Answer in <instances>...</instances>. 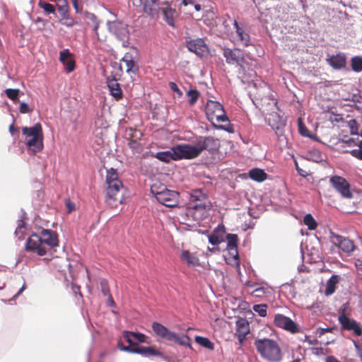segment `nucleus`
<instances>
[{"mask_svg": "<svg viewBox=\"0 0 362 362\" xmlns=\"http://www.w3.org/2000/svg\"><path fill=\"white\" fill-rule=\"evenodd\" d=\"M58 245L57 233L50 229H44L41 235L33 234L29 237L25 245V249L42 256L47 253V247L52 248L58 246Z\"/></svg>", "mask_w": 362, "mask_h": 362, "instance_id": "nucleus-1", "label": "nucleus"}, {"mask_svg": "<svg viewBox=\"0 0 362 362\" xmlns=\"http://www.w3.org/2000/svg\"><path fill=\"white\" fill-rule=\"evenodd\" d=\"M105 183L107 185L106 202L113 207H117L118 204H122L126 190L116 170L110 168L107 170Z\"/></svg>", "mask_w": 362, "mask_h": 362, "instance_id": "nucleus-2", "label": "nucleus"}, {"mask_svg": "<svg viewBox=\"0 0 362 362\" xmlns=\"http://www.w3.org/2000/svg\"><path fill=\"white\" fill-rule=\"evenodd\" d=\"M255 346L261 357L269 362H279L282 359V351L278 342L274 339L264 338L255 341Z\"/></svg>", "mask_w": 362, "mask_h": 362, "instance_id": "nucleus-3", "label": "nucleus"}, {"mask_svg": "<svg viewBox=\"0 0 362 362\" xmlns=\"http://www.w3.org/2000/svg\"><path fill=\"white\" fill-rule=\"evenodd\" d=\"M22 133L25 136L26 146L33 154L43 150L44 135L40 123H36L31 127H23Z\"/></svg>", "mask_w": 362, "mask_h": 362, "instance_id": "nucleus-4", "label": "nucleus"}, {"mask_svg": "<svg viewBox=\"0 0 362 362\" xmlns=\"http://www.w3.org/2000/svg\"><path fill=\"white\" fill-rule=\"evenodd\" d=\"M151 192L159 203L167 207L173 208L178 204L179 193L168 189L159 181H156L151 185Z\"/></svg>", "mask_w": 362, "mask_h": 362, "instance_id": "nucleus-5", "label": "nucleus"}, {"mask_svg": "<svg viewBox=\"0 0 362 362\" xmlns=\"http://www.w3.org/2000/svg\"><path fill=\"white\" fill-rule=\"evenodd\" d=\"M205 113L208 120L211 122H225L228 121L223 106L218 102L209 100L206 104Z\"/></svg>", "mask_w": 362, "mask_h": 362, "instance_id": "nucleus-6", "label": "nucleus"}, {"mask_svg": "<svg viewBox=\"0 0 362 362\" xmlns=\"http://www.w3.org/2000/svg\"><path fill=\"white\" fill-rule=\"evenodd\" d=\"M207 197L201 189L193 190L189 194V199L187 204V209L194 210L203 215L206 208Z\"/></svg>", "mask_w": 362, "mask_h": 362, "instance_id": "nucleus-7", "label": "nucleus"}, {"mask_svg": "<svg viewBox=\"0 0 362 362\" xmlns=\"http://www.w3.org/2000/svg\"><path fill=\"white\" fill-rule=\"evenodd\" d=\"M329 182L342 197L346 199L352 198L353 194L350 190V184L344 177L334 175L330 177Z\"/></svg>", "mask_w": 362, "mask_h": 362, "instance_id": "nucleus-8", "label": "nucleus"}, {"mask_svg": "<svg viewBox=\"0 0 362 362\" xmlns=\"http://www.w3.org/2000/svg\"><path fill=\"white\" fill-rule=\"evenodd\" d=\"M174 147L177 160L183 158L192 159L198 157L200 155L197 143L194 146L189 144H179Z\"/></svg>", "mask_w": 362, "mask_h": 362, "instance_id": "nucleus-9", "label": "nucleus"}, {"mask_svg": "<svg viewBox=\"0 0 362 362\" xmlns=\"http://www.w3.org/2000/svg\"><path fill=\"white\" fill-rule=\"evenodd\" d=\"M107 28L123 43L127 41L129 33L127 24L119 21H114L107 23Z\"/></svg>", "mask_w": 362, "mask_h": 362, "instance_id": "nucleus-10", "label": "nucleus"}, {"mask_svg": "<svg viewBox=\"0 0 362 362\" xmlns=\"http://www.w3.org/2000/svg\"><path fill=\"white\" fill-rule=\"evenodd\" d=\"M223 56L228 64H237L241 69H244L243 63L245 62V57L243 52L240 49L224 48Z\"/></svg>", "mask_w": 362, "mask_h": 362, "instance_id": "nucleus-11", "label": "nucleus"}, {"mask_svg": "<svg viewBox=\"0 0 362 362\" xmlns=\"http://www.w3.org/2000/svg\"><path fill=\"white\" fill-rule=\"evenodd\" d=\"M160 11L163 14V20L170 27L175 28V17L176 14L175 9L171 7V4L165 0H163L157 6V12Z\"/></svg>", "mask_w": 362, "mask_h": 362, "instance_id": "nucleus-12", "label": "nucleus"}, {"mask_svg": "<svg viewBox=\"0 0 362 362\" xmlns=\"http://www.w3.org/2000/svg\"><path fill=\"white\" fill-rule=\"evenodd\" d=\"M274 325L281 329H284L293 334L298 332V327L297 324L293 322L290 317H286L282 314H276L274 319Z\"/></svg>", "mask_w": 362, "mask_h": 362, "instance_id": "nucleus-13", "label": "nucleus"}, {"mask_svg": "<svg viewBox=\"0 0 362 362\" xmlns=\"http://www.w3.org/2000/svg\"><path fill=\"white\" fill-rule=\"evenodd\" d=\"M196 143L199 154H201L204 150L214 152L217 151L220 147L218 139L213 136H200Z\"/></svg>", "mask_w": 362, "mask_h": 362, "instance_id": "nucleus-14", "label": "nucleus"}, {"mask_svg": "<svg viewBox=\"0 0 362 362\" xmlns=\"http://www.w3.org/2000/svg\"><path fill=\"white\" fill-rule=\"evenodd\" d=\"M331 242L339 247L346 253H350L355 249V245L352 240L346 238L341 235L335 234L332 231H329Z\"/></svg>", "mask_w": 362, "mask_h": 362, "instance_id": "nucleus-15", "label": "nucleus"}, {"mask_svg": "<svg viewBox=\"0 0 362 362\" xmlns=\"http://www.w3.org/2000/svg\"><path fill=\"white\" fill-rule=\"evenodd\" d=\"M163 0H132L134 6L142 7L143 11L151 16L157 13V6Z\"/></svg>", "mask_w": 362, "mask_h": 362, "instance_id": "nucleus-16", "label": "nucleus"}, {"mask_svg": "<svg viewBox=\"0 0 362 362\" xmlns=\"http://www.w3.org/2000/svg\"><path fill=\"white\" fill-rule=\"evenodd\" d=\"M338 321L342 329L352 332L355 335L359 337L362 335V329L355 320L349 317H338Z\"/></svg>", "mask_w": 362, "mask_h": 362, "instance_id": "nucleus-17", "label": "nucleus"}, {"mask_svg": "<svg viewBox=\"0 0 362 362\" xmlns=\"http://www.w3.org/2000/svg\"><path fill=\"white\" fill-rule=\"evenodd\" d=\"M227 240L226 249L229 255L236 262H238L239 256L238 251V237L236 234L229 233L225 235V240Z\"/></svg>", "mask_w": 362, "mask_h": 362, "instance_id": "nucleus-18", "label": "nucleus"}, {"mask_svg": "<svg viewBox=\"0 0 362 362\" xmlns=\"http://www.w3.org/2000/svg\"><path fill=\"white\" fill-rule=\"evenodd\" d=\"M122 337L131 347H136L139 344L146 341V337L140 332L124 331Z\"/></svg>", "mask_w": 362, "mask_h": 362, "instance_id": "nucleus-19", "label": "nucleus"}, {"mask_svg": "<svg viewBox=\"0 0 362 362\" xmlns=\"http://www.w3.org/2000/svg\"><path fill=\"white\" fill-rule=\"evenodd\" d=\"M250 333V325L247 320L240 318L236 322L235 335L238 339L239 343L241 344Z\"/></svg>", "mask_w": 362, "mask_h": 362, "instance_id": "nucleus-20", "label": "nucleus"}, {"mask_svg": "<svg viewBox=\"0 0 362 362\" xmlns=\"http://www.w3.org/2000/svg\"><path fill=\"white\" fill-rule=\"evenodd\" d=\"M187 47L190 52H194L199 56H202L206 49V44L202 38L187 41Z\"/></svg>", "mask_w": 362, "mask_h": 362, "instance_id": "nucleus-21", "label": "nucleus"}, {"mask_svg": "<svg viewBox=\"0 0 362 362\" xmlns=\"http://www.w3.org/2000/svg\"><path fill=\"white\" fill-rule=\"evenodd\" d=\"M107 85L111 95L116 100H119L123 98V92L120 87V84L117 82L115 76L112 78L107 77Z\"/></svg>", "mask_w": 362, "mask_h": 362, "instance_id": "nucleus-22", "label": "nucleus"}, {"mask_svg": "<svg viewBox=\"0 0 362 362\" xmlns=\"http://www.w3.org/2000/svg\"><path fill=\"white\" fill-rule=\"evenodd\" d=\"M128 353L138 354L144 356H161L162 354L159 351L155 349L151 346H136L132 348H127Z\"/></svg>", "mask_w": 362, "mask_h": 362, "instance_id": "nucleus-23", "label": "nucleus"}, {"mask_svg": "<svg viewBox=\"0 0 362 362\" xmlns=\"http://www.w3.org/2000/svg\"><path fill=\"white\" fill-rule=\"evenodd\" d=\"M59 60L65 66L67 72H71L75 69V61L71 58V54L68 49H65L59 53Z\"/></svg>", "mask_w": 362, "mask_h": 362, "instance_id": "nucleus-24", "label": "nucleus"}, {"mask_svg": "<svg viewBox=\"0 0 362 362\" xmlns=\"http://www.w3.org/2000/svg\"><path fill=\"white\" fill-rule=\"evenodd\" d=\"M233 25L235 29V33L238 37V41L245 47H248L251 45L250 36L247 33L243 26L238 23L236 20L233 21Z\"/></svg>", "mask_w": 362, "mask_h": 362, "instance_id": "nucleus-25", "label": "nucleus"}, {"mask_svg": "<svg viewBox=\"0 0 362 362\" xmlns=\"http://www.w3.org/2000/svg\"><path fill=\"white\" fill-rule=\"evenodd\" d=\"M84 21H85V23L87 26L92 28L98 40H102V39L100 37L98 32V29L100 21L98 19L97 16L94 13L86 11L84 13Z\"/></svg>", "mask_w": 362, "mask_h": 362, "instance_id": "nucleus-26", "label": "nucleus"}, {"mask_svg": "<svg viewBox=\"0 0 362 362\" xmlns=\"http://www.w3.org/2000/svg\"><path fill=\"white\" fill-rule=\"evenodd\" d=\"M267 121L268 124L274 130H279L285 125V121L283 117L275 111L269 114Z\"/></svg>", "mask_w": 362, "mask_h": 362, "instance_id": "nucleus-27", "label": "nucleus"}, {"mask_svg": "<svg viewBox=\"0 0 362 362\" xmlns=\"http://www.w3.org/2000/svg\"><path fill=\"white\" fill-rule=\"evenodd\" d=\"M225 228H215L213 233L208 236L209 242L213 245L218 246L225 241Z\"/></svg>", "mask_w": 362, "mask_h": 362, "instance_id": "nucleus-28", "label": "nucleus"}, {"mask_svg": "<svg viewBox=\"0 0 362 362\" xmlns=\"http://www.w3.org/2000/svg\"><path fill=\"white\" fill-rule=\"evenodd\" d=\"M153 157L165 163H169L170 160H177L174 146L168 151L157 152L153 155Z\"/></svg>", "mask_w": 362, "mask_h": 362, "instance_id": "nucleus-29", "label": "nucleus"}, {"mask_svg": "<svg viewBox=\"0 0 362 362\" xmlns=\"http://www.w3.org/2000/svg\"><path fill=\"white\" fill-rule=\"evenodd\" d=\"M168 341H174L180 346H187L192 349L191 339L187 335L185 334L180 335L175 332H172L171 334H170Z\"/></svg>", "mask_w": 362, "mask_h": 362, "instance_id": "nucleus-30", "label": "nucleus"}, {"mask_svg": "<svg viewBox=\"0 0 362 362\" xmlns=\"http://www.w3.org/2000/svg\"><path fill=\"white\" fill-rule=\"evenodd\" d=\"M122 62L124 63L127 73L136 74L138 72L139 67L130 54L126 53L122 57Z\"/></svg>", "mask_w": 362, "mask_h": 362, "instance_id": "nucleus-31", "label": "nucleus"}, {"mask_svg": "<svg viewBox=\"0 0 362 362\" xmlns=\"http://www.w3.org/2000/svg\"><path fill=\"white\" fill-rule=\"evenodd\" d=\"M328 63L335 69L344 68L346 64V59L343 54H337L332 56L327 59Z\"/></svg>", "mask_w": 362, "mask_h": 362, "instance_id": "nucleus-32", "label": "nucleus"}, {"mask_svg": "<svg viewBox=\"0 0 362 362\" xmlns=\"http://www.w3.org/2000/svg\"><path fill=\"white\" fill-rule=\"evenodd\" d=\"M180 257L189 267H196L200 264L199 258L188 250H183Z\"/></svg>", "mask_w": 362, "mask_h": 362, "instance_id": "nucleus-33", "label": "nucleus"}, {"mask_svg": "<svg viewBox=\"0 0 362 362\" xmlns=\"http://www.w3.org/2000/svg\"><path fill=\"white\" fill-rule=\"evenodd\" d=\"M152 329L158 337L166 340H168L170 334L172 332L166 327L156 322L153 323Z\"/></svg>", "mask_w": 362, "mask_h": 362, "instance_id": "nucleus-34", "label": "nucleus"}, {"mask_svg": "<svg viewBox=\"0 0 362 362\" xmlns=\"http://www.w3.org/2000/svg\"><path fill=\"white\" fill-rule=\"evenodd\" d=\"M250 177L257 182H263L267 177V174L262 169L253 168L249 171Z\"/></svg>", "mask_w": 362, "mask_h": 362, "instance_id": "nucleus-35", "label": "nucleus"}, {"mask_svg": "<svg viewBox=\"0 0 362 362\" xmlns=\"http://www.w3.org/2000/svg\"><path fill=\"white\" fill-rule=\"evenodd\" d=\"M340 277L338 275H332L327 281L325 294L327 296L334 293L336 289V285L338 284Z\"/></svg>", "mask_w": 362, "mask_h": 362, "instance_id": "nucleus-36", "label": "nucleus"}, {"mask_svg": "<svg viewBox=\"0 0 362 362\" xmlns=\"http://www.w3.org/2000/svg\"><path fill=\"white\" fill-rule=\"evenodd\" d=\"M255 286H257V284H252L248 285V286H250V288H254V289L250 292V294L255 298L264 297L266 293L267 288H265L263 286L255 287Z\"/></svg>", "mask_w": 362, "mask_h": 362, "instance_id": "nucleus-37", "label": "nucleus"}, {"mask_svg": "<svg viewBox=\"0 0 362 362\" xmlns=\"http://www.w3.org/2000/svg\"><path fill=\"white\" fill-rule=\"evenodd\" d=\"M195 341L199 345L210 350H213L214 349V344L208 338L201 336H196Z\"/></svg>", "mask_w": 362, "mask_h": 362, "instance_id": "nucleus-38", "label": "nucleus"}, {"mask_svg": "<svg viewBox=\"0 0 362 362\" xmlns=\"http://www.w3.org/2000/svg\"><path fill=\"white\" fill-rule=\"evenodd\" d=\"M187 95L189 98V105L194 106L200 96V93L196 89H191L187 92Z\"/></svg>", "mask_w": 362, "mask_h": 362, "instance_id": "nucleus-39", "label": "nucleus"}, {"mask_svg": "<svg viewBox=\"0 0 362 362\" xmlns=\"http://www.w3.org/2000/svg\"><path fill=\"white\" fill-rule=\"evenodd\" d=\"M20 93L21 90L18 88H7L5 90L6 96L14 103L18 101V95Z\"/></svg>", "mask_w": 362, "mask_h": 362, "instance_id": "nucleus-40", "label": "nucleus"}, {"mask_svg": "<svg viewBox=\"0 0 362 362\" xmlns=\"http://www.w3.org/2000/svg\"><path fill=\"white\" fill-rule=\"evenodd\" d=\"M351 68L354 71L356 72H360L362 71V57H354L351 59Z\"/></svg>", "mask_w": 362, "mask_h": 362, "instance_id": "nucleus-41", "label": "nucleus"}, {"mask_svg": "<svg viewBox=\"0 0 362 362\" xmlns=\"http://www.w3.org/2000/svg\"><path fill=\"white\" fill-rule=\"evenodd\" d=\"M38 6L43 8L44 11L47 13H55V8L54 6L49 4L43 0H40L38 1Z\"/></svg>", "mask_w": 362, "mask_h": 362, "instance_id": "nucleus-42", "label": "nucleus"}, {"mask_svg": "<svg viewBox=\"0 0 362 362\" xmlns=\"http://www.w3.org/2000/svg\"><path fill=\"white\" fill-rule=\"evenodd\" d=\"M253 310L261 317H265L267 314V305L266 304H258L253 305Z\"/></svg>", "mask_w": 362, "mask_h": 362, "instance_id": "nucleus-43", "label": "nucleus"}, {"mask_svg": "<svg viewBox=\"0 0 362 362\" xmlns=\"http://www.w3.org/2000/svg\"><path fill=\"white\" fill-rule=\"evenodd\" d=\"M128 146L130 148H132L134 151L139 153L141 151V145L139 141L136 139H134L131 138L129 139Z\"/></svg>", "mask_w": 362, "mask_h": 362, "instance_id": "nucleus-44", "label": "nucleus"}, {"mask_svg": "<svg viewBox=\"0 0 362 362\" xmlns=\"http://www.w3.org/2000/svg\"><path fill=\"white\" fill-rule=\"evenodd\" d=\"M339 317H349L351 313V309L348 303H344L338 310Z\"/></svg>", "mask_w": 362, "mask_h": 362, "instance_id": "nucleus-45", "label": "nucleus"}, {"mask_svg": "<svg viewBox=\"0 0 362 362\" xmlns=\"http://www.w3.org/2000/svg\"><path fill=\"white\" fill-rule=\"evenodd\" d=\"M358 148L348 151L352 156L362 160V140L358 143Z\"/></svg>", "mask_w": 362, "mask_h": 362, "instance_id": "nucleus-46", "label": "nucleus"}, {"mask_svg": "<svg viewBox=\"0 0 362 362\" xmlns=\"http://www.w3.org/2000/svg\"><path fill=\"white\" fill-rule=\"evenodd\" d=\"M101 287V292L105 296H109L111 295L108 281L106 279H102L100 283Z\"/></svg>", "mask_w": 362, "mask_h": 362, "instance_id": "nucleus-47", "label": "nucleus"}, {"mask_svg": "<svg viewBox=\"0 0 362 362\" xmlns=\"http://www.w3.org/2000/svg\"><path fill=\"white\" fill-rule=\"evenodd\" d=\"M303 223L307 226H317L316 221L310 214H308L305 216Z\"/></svg>", "mask_w": 362, "mask_h": 362, "instance_id": "nucleus-48", "label": "nucleus"}, {"mask_svg": "<svg viewBox=\"0 0 362 362\" xmlns=\"http://www.w3.org/2000/svg\"><path fill=\"white\" fill-rule=\"evenodd\" d=\"M348 124L350 129V133L351 134H358V123L356 120L352 119L349 121Z\"/></svg>", "mask_w": 362, "mask_h": 362, "instance_id": "nucleus-49", "label": "nucleus"}, {"mask_svg": "<svg viewBox=\"0 0 362 362\" xmlns=\"http://www.w3.org/2000/svg\"><path fill=\"white\" fill-rule=\"evenodd\" d=\"M298 130H299L300 134L302 136H308L309 131L300 119H298Z\"/></svg>", "mask_w": 362, "mask_h": 362, "instance_id": "nucleus-50", "label": "nucleus"}, {"mask_svg": "<svg viewBox=\"0 0 362 362\" xmlns=\"http://www.w3.org/2000/svg\"><path fill=\"white\" fill-rule=\"evenodd\" d=\"M33 110V108H30L27 103L23 102L20 104L19 112L21 114L30 113Z\"/></svg>", "mask_w": 362, "mask_h": 362, "instance_id": "nucleus-51", "label": "nucleus"}, {"mask_svg": "<svg viewBox=\"0 0 362 362\" xmlns=\"http://www.w3.org/2000/svg\"><path fill=\"white\" fill-rule=\"evenodd\" d=\"M169 87L170 88L174 91L175 93H177V95L179 96V97H181L182 95V90L178 88V86H177V84L175 83V82H170L169 83Z\"/></svg>", "mask_w": 362, "mask_h": 362, "instance_id": "nucleus-52", "label": "nucleus"}, {"mask_svg": "<svg viewBox=\"0 0 362 362\" xmlns=\"http://www.w3.org/2000/svg\"><path fill=\"white\" fill-rule=\"evenodd\" d=\"M65 204L68 213H71L75 210V204L69 199H66Z\"/></svg>", "mask_w": 362, "mask_h": 362, "instance_id": "nucleus-53", "label": "nucleus"}, {"mask_svg": "<svg viewBox=\"0 0 362 362\" xmlns=\"http://www.w3.org/2000/svg\"><path fill=\"white\" fill-rule=\"evenodd\" d=\"M26 228H16V231H15V234L18 236V239L19 240H21V239H23V236H24V230Z\"/></svg>", "mask_w": 362, "mask_h": 362, "instance_id": "nucleus-54", "label": "nucleus"}, {"mask_svg": "<svg viewBox=\"0 0 362 362\" xmlns=\"http://www.w3.org/2000/svg\"><path fill=\"white\" fill-rule=\"evenodd\" d=\"M296 170H297L298 173L300 176H302V177H305L308 175V172H307L306 170H304L301 169V168L298 166V163H297V162H296Z\"/></svg>", "mask_w": 362, "mask_h": 362, "instance_id": "nucleus-55", "label": "nucleus"}, {"mask_svg": "<svg viewBox=\"0 0 362 362\" xmlns=\"http://www.w3.org/2000/svg\"><path fill=\"white\" fill-rule=\"evenodd\" d=\"M325 362H341L334 356H328L325 358Z\"/></svg>", "mask_w": 362, "mask_h": 362, "instance_id": "nucleus-56", "label": "nucleus"}, {"mask_svg": "<svg viewBox=\"0 0 362 362\" xmlns=\"http://www.w3.org/2000/svg\"><path fill=\"white\" fill-rule=\"evenodd\" d=\"M355 267L358 270L362 272V260L360 259H357L355 262Z\"/></svg>", "mask_w": 362, "mask_h": 362, "instance_id": "nucleus-57", "label": "nucleus"}, {"mask_svg": "<svg viewBox=\"0 0 362 362\" xmlns=\"http://www.w3.org/2000/svg\"><path fill=\"white\" fill-rule=\"evenodd\" d=\"M329 332H331V329L330 328H320L317 330V332L320 334V336H322L325 333Z\"/></svg>", "mask_w": 362, "mask_h": 362, "instance_id": "nucleus-58", "label": "nucleus"}, {"mask_svg": "<svg viewBox=\"0 0 362 362\" xmlns=\"http://www.w3.org/2000/svg\"><path fill=\"white\" fill-rule=\"evenodd\" d=\"M117 345H118V348L119 350L125 351V352H128V351L126 350L127 348H132L129 346H124L120 341H118Z\"/></svg>", "mask_w": 362, "mask_h": 362, "instance_id": "nucleus-59", "label": "nucleus"}, {"mask_svg": "<svg viewBox=\"0 0 362 362\" xmlns=\"http://www.w3.org/2000/svg\"><path fill=\"white\" fill-rule=\"evenodd\" d=\"M18 129L15 127L13 123L9 126V132L12 135H13L16 132H18Z\"/></svg>", "mask_w": 362, "mask_h": 362, "instance_id": "nucleus-60", "label": "nucleus"}, {"mask_svg": "<svg viewBox=\"0 0 362 362\" xmlns=\"http://www.w3.org/2000/svg\"><path fill=\"white\" fill-rule=\"evenodd\" d=\"M59 1L62 4V5L59 6V10H63L64 8L67 7L66 0H59Z\"/></svg>", "mask_w": 362, "mask_h": 362, "instance_id": "nucleus-61", "label": "nucleus"}, {"mask_svg": "<svg viewBox=\"0 0 362 362\" xmlns=\"http://www.w3.org/2000/svg\"><path fill=\"white\" fill-rule=\"evenodd\" d=\"M181 4L186 6L188 4H194V1L192 0H182Z\"/></svg>", "mask_w": 362, "mask_h": 362, "instance_id": "nucleus-62", "label": "nucleus"}, {"mask_svg": "<svg viewBox=\"0 0 362 362\" xmlns=\"http://www.w3.org/2000/svg\"><path fill=\"white\" fill-rule=\"evenodd\" d=\"M108 303H109V305L110 306H114L115 305V301L113 300V298H112V295L108 296Z\"/></svg>", "mask_w": 362, "mask_h": 362, "instance_id": "nucleus-63", "label": "nucleus"}, {"mask_svg": "<svg viewBox=\"0 0 362 362\" xmlns=\"http://www.w3.org/2000/svg\"><path fill=\"white\" fill-rule=\"evenodd\" d=\"M71 4L73 5V6L75 8V9L77 11L78 10V0H71Z\"/></svg>", "mask_w": 362, "mask_h": 362, "instance_id": "nucleus-64", "label": "nucleus"}]
</instances>
